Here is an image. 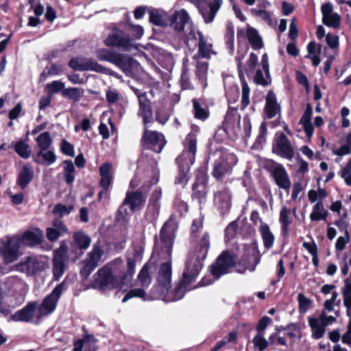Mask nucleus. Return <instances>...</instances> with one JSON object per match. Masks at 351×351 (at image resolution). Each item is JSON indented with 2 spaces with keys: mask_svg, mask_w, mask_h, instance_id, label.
<instances>
[{
  "mask_svg": "<svg viewBox=\"0 0 351 351\" xmlns=\"http://www.w3.org/2000/svg\"><path fill=\"white\" fill-rule=\"evenodd\" d=\"M259 231L263 240L265 247L267 249L271 248L274 245V235L271 232L269 225L262 223L259 228Z\"/></svg>",
  "mask_w": 351,
  "mask_h": 351,
  "instance_id": "34",
  "label": "nucleus"
},
{
  "mask_svg": "<svg viewBox=\"0 0 351 351\" xmlns=\"http://www.w3.org/2000/svg\"><path fill=\"white\" fill-rule=\"evenodd\" d=\"M344 304L347 307V314L351 315V281L349 278L345 280V286L343 290Z\"/></svg>",
  "mask_w": 351,
  "mask_h": 351,
  "instance_id": "45",
  "label": "nucleus"
},
{
  "mask_svg": "<svg viewBox=\"0 0 351 351\" xmlns=\"http://www.w3.org/2000/svg\"><path fill=\"white\" fill-rule=\"evenodd\" d=\"M47 88L49 93L54 94L62 90L64 88V84L60 81H53L47 84Z\"/></svg>",
  "mask_w": 351,
  "mask_h": 351,
  "instance_id": "62",
  "label": "nucleus"
},
{
  "mask_svg": "<svg viewBox=\"0 0 351 351\" xmlns=\"http://www.w3.org/2000/svg\"><path fill=\"white\" fill-rule=\"evenodd\" d=\"M231 195L228 189L219 191L215 196V202L223 210H227L230 206Z\"/></svg>",
  "mask_w": 351,
  "mask_h": 351,
  "instance_id": "35",
  "label": "nucleus"
},
{
  "mask_svg": "<svg viewBox=\"0 0 351 351\" xmlns=\"http://www.w3.org/2000/svg\"><path fill=\"white\" fill-rule=\"evenodd\" d=\"M62 69L60 66L57 64H52L50 67H47L45 69L40 75V80L43 82L47 79L48 76L58 75L62 72Z\"/></svg>",
  "mask_w": 351,
  "mask_h": 351,
  "instance_id": "51",
  "label": "nucleus"
},
{
  "mask_svg": "<svg viewBox=\"0 0 351 351\" xmlns=\"http://www.w3.org/2000/svg\"><path fill=\"white\" fill-rule=\"evenodd\" d=\"M4 285L10 290L16 289L23 285V280L18 276H10L5 279Z\"/></svg>",
  "mask_w": 351,
  "mask_h": 351,
  "instance_id": "50",
  "label": "nucleus"
},
{
  "mask_svg": "<svg viewBox=\"0 0 351 351\" xmlns=\"http://www.w3.org/2000/svg\"><path fill=\"white\" fill-rule=\"evenodd\" d=\"M66 282L63 281L57 285L49 295L44 298L38 308V318L47 316L55 311L58 301L62 293L66 289Z\"/></svg>",
  "mask_w": 351,
  "mask_h": 351,
  "instance_id": "7",
  "label": "nucleus"
},
{
  "mask_svg": "<svg viewBox=\"0 0 351 351\" xmlns=\"http://www.w3.org/2000/svg\"><path fill=\"white\" fill-rule=\"evenodd\" d=\"M75 167L71 160L64 162V179L67 184H71L75 180Z\"/></svg>",
  "mask_w": 351,
  "mask_h": 351,
  "instance_id": "44",
  "label": "nucleus"
},
{
  "mask_svg": "<svg viewBox=\"0 0 351 351\" xmlns=\"http://www.w3.org/2000/svg\"><path fill=\"white\" fill-rule=\"evenodd\" d=\"M175 234L169 223H166L160 230V243L155 246L154 254H157L160 260L166 261L159 268L157 285L152 290V300L160 299L168 293L171 282V256Z\"/></svg>",
  "mask_w": 351,
  "mask_h": 351,
  "instance_id": "2",
  "label": "nucleus"
},
{
  "mask_svg": "<svg viewBox=\"0 0 351 351\" xmlns=\"http://www.w3.org/2000/svg\"><path fill=\"white\" fill-rule=\"evenodd\" d=\"M135 267L134 259L128 258L125 265L121 258H117L97 270L93 276V286L102 291L122 288L132 281Z\"/></svg>",
  "mask_w": 351,
  "mask_h": 351,
  "instance_id": "1",
  "label": "nucleus"
},
{
  "mask_svg": "<svg viewBox=\"0 0 351 351\" xmlns=\"http://www.w3.org/2000/svg\"><path fill=\"white\" fill-rule=\"evenodd\" d=\"M145 202V198L142 193L138 191L128 193L122 206L119 209V215H121L122 218H124L125 216L127 215V211L124 208L125 205H129L131 210H134L136 208L141 207Z\"/></svg>",
  "mask_w": 351,
  "mask_h": 351,
  "instance_id": "16",
  "label": "nucleus"
},
{
  "mask_svg": "<svg viewBox=\"0 0 351 351\" xmlns=\"http://www.w3.org/2000/svg\"><path fill=\"white\" fill-rule=\"evenodd\" d=\"M103 250L99 245H95L92 250L87 254L84 261V266L80 270V274L87 278L91 272L98 266L101 258Z\"/></svg>",
  "mask_w": 351,
  "mask_h": 351,
  "instance_id": "13",
  "label": "nucleus"
},
{
  "mask_svg": "<svg viewBox=\"0 0 351 351\" xmlns=\"http://www.w3.org/2000/svg\"><path fill=\"white\" fill-rule=\"evenodd\" d=\"M235 264L234 256L228 252H223L211 266V274L216 278L230 271Z\"/></svg>",
  "mask_w": 351,
  "mask_h": 351,
  "instance_id": "10",
  "label": "nucleus"
},
{
  "mask_svg": "<svg viewBox=\"0 0 351 351\" xmlns=\"http://www.w3.org/2000/svg\"><path fill=\"white\" fill-rule=\"evenodd\" d=\"M69 65L75 71H93L97 73H105L114 76L117 78H120L118 73L110 69L102 66L91 58L84 57L74 58L69 61Z\"/></svg>",
  "mask_w": 351,
  "mask_h": 351,
  "instance_id": "4",
  "label": "nucleus"
},
{
  "mask_svg": "<svg viewBox=\"0 0 351 351\" xmlns=\"http://www.w3.org/2000/svg\"><path fill=\"white\" fill-rule=\"evenodd\" d=\"M328 212L324 210V205L322 202H317L315 204L313 211L310 215L312 221L325 220L327 217Z\"/></svg>",
  "mask_w": 351,
  "mask_h": 351,
  "instance_id": "41",
  "label": "nucleus"
},
{
  "mask_svg": "<svg viewBox=\"0 0 351 351\" xmlns=\"http://www.w3.org/2000/svg\"><path fill=\"white\" fill-rule=\"evenodd\" d=\"M279 222L281 225L282 234L284 237H287L292 219L291 218V210L286 206H283L280 211Z\"/></svg>",
  "mask_w": 351,
  "mask_h": 351,
  "instance_id": "27",
  "label": "nucleus"
},
{
  "mask_svg": "<svg viewBox=\"0 0 351 351\" xmlns=\"http://www.w3.org/2000/svg\"><path fill=\"white\" fill-rule=\"evenodd\" d=\"M149 269L150 266L148 264H145L138 274L137 282L143 288L148 287L152 282Z\"/></svg>",
  "mask_w": 351,
  "mask_h": 351,
  "instance_id": "38",
  "label": "nucleus"
},
{
  "mask_svg": "<svg viewBox=\"0 0 351 351\" xmlns=\"http://www.w3.org/2000/svg\"><path fill=\"white\" fill-rule=\"evenodd\" d=\"M128 31H130L132 36L135 39H141L144 34V29L142 26L139 25H129Z\"/></svg>",
  "mask_w": 351,
  "mask_h": 351,
  "instance_id": "64",
  "label": "nucleus"
},
{
  "mask_svg": "<svg viewBox=\"0 0 351 351\" xmlns=\"http://www.w3.org/2000/svg\"><path fill=\"white\" fill-rule=\"evenodd\" d=\"M225 40L227 47L229 49L230 53H232L234 51V27L231 23L226 25Z\"/></svg>",
  "mask_w": 351,
  "mask_h": 351,
  "instance_id": "48",
  "label": "nucleus"
},
{
  "mask_svg": "<svg viewBox=\"0 0 351 351\" xmlns=\"http://www.w3.org/2000/svg\"><path fill=\"white\" fill-rule=\"evenodd\" d=\"M273 152L287 160H292L295 155L294 149L284 133L277 134L273 143Z\"/></svg>",
  "mask_w": 351,
  "mask_h": 351,
  "instance_id": "12",
  "label": "nucleus"
},
{
  "mask_svg": "<svg viewBox=\"0 0 351 351\" xmlns=\"http://www.w3.org/2000/svg\"><path fill=\"white\" fill-rule=\"evenodd\" d=\"M308 320L313 337L319 339L324 336L326 326L335 322L336 319L333 316H328L325 312H322L318 317H309Z\"/></svg>",
  "mask_w": 351,
  "mask_h": 351,
  "instance_id": "11",
  "label": "nucleus"
},
{
  "mask_svg": "<svg viewBox=\"0 0 351 351\" xmlns=\"http://www.w3.org/2000/svg\"><path fill=\"white\" fill-rule=\"evenodd\" d=\"M242 99L241 108L245 109L250 104V89L245 80H242Z\"/></svg>",
  "mask_w": 351,
  "mask_h": 351,
  "instance_id": "57",
  "label": "nucleus"
},
{
  "mask_svg": "<svg viewBox=\"0 0 351 351\" xmlns=\"http://www.w3.org/2000/svg\"><path fill=\"white\" fill-rule=\"evenodd\" d=\"M189 20L187 12L184 10L177 11L171 19L170 25L177 31H182Z\"/></svg>",
  "mask_w": 351,
  "mask_h": 351,
  "instance_id": "26",
  "label": "nucleus"
},
{
  "mask_svg": "<svg viewBox=\"0 0 351 351\" xmlns=\"http://www.w3.org/2000/svg\"><path fill=\"white\" fill-rule=\"evenodd\" d=\"M112 64L118 66L126 74H129L131 73L132 68L135 64V60L128 55L117 54Z\"/></svg>",
  "mask_w": 351,
  "mask_h": 351,
  "instance_id": "25",
  "label": "nucleus"
},
{
  "mask_svg": "<svg viewBox=\"0 0 351 351\" xmlns=\"http://www.w3.org/2000/svg\"><path fill=\"white\" fill-rule=\"evenodd\" d=\"M36 142L41 151H46L51 144V139L48 132L40 134L36 138Z\"/></svg>",
  "mask_w": 351,
  "mask_h": 351,
  "instance_id": "49",
  "label": "nucleus"
},
{
  "mask_svg": "<svg viewBox=\"0 0 351 351\" xmlns=\"http://www.w3.org/2000/svg\"><path fill=\"white\" fill-rule=\"evenodd\" d=\"M240 115L234 108H230L226 113L223 123L227 128H234L239 126Z\"/></svg>",
  "mask_w": 351,
  "mask_h": 351,
  "instance_id": "39",
  "label": "nucleus"
},
{
  "mask_svg": "<svg viewBox=\"0 0 351 351\" xmlns=\"http://www.w3.org/2000/svg\"><path fill=\"white\" fill-rule=\"evenodd\" d=\"M253 343L254 348L258 349L259 351L265 350L270 344L269 341H268L265 337L264 334H258L257 333L256 336L253 338Z\"/></svg>",
  "mask_w": 351,
  "mask_h": 351,
  "instance_id": "52",
  "label": "nucleus"
},
{
  "mask_svg": "<svg viewBox=\"0 0 351 351\" xmlns=\"http://www.w3.org/2000/svg\"><path fill=\"white\" fill-rule=\"evenodd\" d=\"M221 3L222 0H199L197 1V8L206 23L213 21Z\"/></svg>",
  "mask_w": 351,
  "mask_h": 351,
  "instance_id": "14",
  "label": "nucleus"
},
{
  "mask_svg": "<svg viewBox=\"0 0 351 351\" xmlns=\"http://www.w3.org/2000/svg\"><path fill=\"white\" fill-rule=\"evenodd\" d=\"M246 35L249 43L254 50L260 49L263 47L262 39L255 29L252 27L247 28Z\"/></svg>",
  "mask_w": 351,
  "mask_h": 351,
  "instance_id": "36",
  "label": "nucleus"
},
{
  "mask_svg": "<svg viewBox=\"0 0 351 351\" xmlns=\"http://www.w3.org/2000/svg\"><path fill=\"white\" fill-rule=\"evenodd\" d=\"M191 154L182 151V154L176 158L177 163L179 166L186 168L189 170L190 167L194 163L195 159V154H193V158L191 157Z\"/></svg>",
  "mask_w": 351,
  "mask_h": 351,
  "instance_id": "42",
  "label": "nucleus"
},
{
  "mask_svg": "<svg viewBox=\"0 0 351 351\" xmlns=\"http://www.w3.org/2000/svg\"><path fill=\"white\" fill-rule=\"evenodd\" d=\"M14 268L15 270L30 276L44 270L45 263L41 256L30 255L23 258L19 263L14 265Z\"/></svg>",
  "mask_w": 351,
  "mask_h": 351,
  "instance_id": "8",
  "label": "nucleus"
},
{
  "mask_svg": "<svg viewBox=\"0 0 351 351\" xmlns=\"http://www.w3.org/2000/svg\"><path fill=\"white\" fill-rule=\"evenodd\" d=\"M197 36L198 54L202 58L206 59L210 58L212 54H215L213 49V44L208 42L201 32H197Z\"/></svg>",
  "mask_w": 351,
  "mask_h": 351,
  "instance_id": "24",
  "label": "nucleus"
},
{
  "mask_svg": "<svg viewBox=\"0 0 351 351\" xmlns=\"http://www.w3.org/2000/svg\"><path fill=\"white\" fill-rule=\"evenodd\" d=\"M52 226L57 232L61 235L69 234V230L66 225L60 219H54L52 222Z\"/></svg>",
  "mask_w": 351,
  "mask_h": 351,
  "instance_id": "63",
  "label": "nucleus"
},
{
  "mask_svg": "<svg viewBox=\"0 0 351 351\" xmlns=\"http://www.w3.org/2000/svg\"><path fill=\"white\" fill-rule=\"evenodd\" d=\"M313 113V109L310 104H308L300 120V123L302 125L304 130L308 137H311L313 134V125L311 121Z\"/></svg>",
  "mask_w": 351,
  "mask_h": 351,
  "instance_id": "28",
  "label": "nucleus"
},
{
  "mask_svg": "<svg viewBox=\"0 0 351 351\" xmlns=\"http://www.w3.org/2000/svg\"><path fill=\"white\" fill-rule=\"evenodd\" d=\"M66 267V262L53 261V275L55 280H58L63 275Z\"/></svg>",
  "mask_w": 351,
  "mask_h": 351,
  "instance_id": "53",
  "label": "nucleus"
},
{
  "mask_svg": "<svg viewBox=\"0 0 351 351\" xmlns=\"http://www.w3.org/2000/svg\"><path fill=\"white\" fill-rule=\"evenodd\" d=\"M69 246L65 240L60 242L58 248L53 251V261L66 262L68 261Z\"/></svg>",
  "mask_w": 351,
  "mask_h": 351,
  "instance_id": "37",
  "label": "nucleus"
},
{
  "mask_svg": "<svg viewBox=\"0 0 351 351\" xmlns=\"http://www.w3.org/2000/svg\"><path fill=\"white\" fill-rule=\"evenodd\" d=\"M237 162L236 156L232 153L223 152L213 166V176L221 180L232 173L233 166Z\"/></svg>",
  "mask_w": 351,
  "mask_h": 351,
  "instance_id": "5",
  "label": "nucleus"
},
{
  "mask_svg": "<svg viewBox=\"0 0 351 351\" xmlns=\"http://www.w3.org/2000/svg\"><path fill=\"white\" fill-rule=\"evenodd\" d=\"M192 102L193 106L195 117L196 119L201 120L206 119L209 116L208 110L206 108H202L199 103L198 102L197 99H193Z\"/></svg>",
  "mask_w": 351,
  "mask_h": 351,
  "instance_id": "47",
  "label": "nucleus"
},
{
  "mask_svg": "<svg viewBox=\"0 0 351 351\" xmlns=\"http://www.w3.org/2000/svg\"><path fill=\"white\" fill-rule=\"evenodd\" d=\"M204 259L200 258L196 252H192L189 254L185 269L183 272V282L184 284H189L195 280L202 268Z\"/></svg>",
  "mask_w": 351,
  "mask_h": 351,
  "instance_id": "9",
  "label": "nucleus"
},
{
  "mask_svg": "<svg viewBox=\"0 0 351 351\" xmlns=\"http://www.w3.org/2000/svg\"><path fill=\"white\" fill-rule=\"evenodd\" d=\"M84 94L82 88L77 87H71L65 88L62 91V95L73 99L75 101H79Z\"/></svg>",
  "mask_w": 351,
  "mask_h": 351,
  "instance_id": "46",
  "label": "nucleus"
},
{
  "mask_svg": "<svg viewBox=\"0 0 351 351\" xmlns=\"http://www.w3.org/2000/svg\"><path fill=\"white\" fill-rule=\"evenodd\" d=\"M280 112V106L277 101L275 93L269 90L266 97L265 113L268 119H272Z\"/></svg>",
  "mask_w": 351,
  "mask_h": 351,
  "instance_id": "23",
  "label": "nucleus"
},
{
  "mask_svg": "<svg viewBox=\"0 0 351 351\" xmlns=\"http://www.w3.org/2000/svg\"><path fill=\"white\" fill-rule=\"evenodd\" d=\"M145 292L143 289L142 288H137V289H131L130 291H128L124 298L122 300V302L123 303L126 302L128 300H129L131 298H144L145 299Z\"/></svg>",
  "mask_w": 351,
  "mask_h": 351,
  "instance_id": "58",
  "label": "nucleus"
},
{
  "mask_svg": "<svg viewBox=\"0 0 351 351\" xmlns=\"http://www.w3.org/2000/svg\"><path fill=\"white\" fill-rule=\"evenodd\" d=\"M193 190V197L198 199L199 202H202V199H204L206 195V189L205 184L199 183L194 184Z\"/></svg>",
  "mask_w": 351,
  "mask_h": 351,
  "instance_id": "54",
  "label": "nucleus"
},
{
  "mask_svg": "<svg viewBox=\"0 0 351 351\" xmlns=\"http://www.w3.org/2000/svg\"><path fill=\"white\" fill-rule=\"evenodd\" d=\"M104 44L108 47L120 48L126 51L137 49L133 39L123 31L118 29H114L109 33L108 37L104 40Z\"/></svg>",
  "mask_w": 351,
  "mask_h": 351,
  "instance_id": "6",
  "label": "nucleus"
},
{
  "mask_svg": "<svg viewBox=\"0 0 351 351\" xmlns=\"http://www.w3.org/2000/svg\"><path fill=\"white\" fill-rule=\"evenodd\" d=\"M20 240V244L27 246H34L39 244L43 239V233L39 228L27 230L22 234H17Z\"/></svg>",
  "mask_w": 351,
  "mask_h": 351,
  "instance_id": "20",
  "label": "nucleus"
},
{
  "mask_svg": "<svg viewBox=\"0 0 351 351\" xmlns=\"http://www.w3.org/2000/svg\"><path fill=\"white\" fill-rule=\"evenodd\" d=\"M116 55L117 54L113 52L104 49H99L97 51V57L99 60L107 61L110 63H113Z\"/></svg>",
  "mask_w": 351,
  "mask_h": 351,
  "instance_id": "59",
  "label": "nucleus"
},
{
  "mask_svg": "<svg viewBox=\"0 0 351 351\" xmlns=\"http://www.w3.org/2000/svg\"><path fill=\"white\" fill-rule=\"evenodd\" d=\"M142 141L147 147L156 153H160L165 145L164 136L157 132L148 130L145 128Z\"/></svg>",
  "mask_w": 351,
  "mask_h": 351,
  "instance_id": "15",
  "label": "nucleus"
},
{
  "mask_svg": "<svg viewBox=\"0 0 351 351\" xmlns=\"http://www.w3.org/2000/svg\"><path fill=\"white\" fill-rule=\"evenodd\" d=\"M210 246L209 236L208 234H204L201 239L200 250L196 252L200 258H205Z\"/></svg>",
  "mask_w": 351,
  "mask_h": 351,
  "instance_id": "55",
  "label": "nucleus"
},
{
  "mask_svg": "<svg viewBox=\"0 0 351 351\" xmlns=\"http://www.w3.org/2000/svg\"><path fill=\"white\" fill-rule=\"evenodd\" d=\"M183 144V152L190 153L191 157L193 158V154L196 155L197 152V133L195 132H190L186 136Z\"/></svg>",
  "mask_w": 351,
  "mask_h": 351,
  "instance_id": "33",
  "label": "nucleus"
},
{
  "mask_svg": "<svg viewBox=\"0 0 351 351\" xmlns=\"http://www.w3.org/2000/svg\"><path fill=\"white\" fill-rule=\"evenodd\" d=\"M139 110L138 115L143 118L144 127L147 128L148 123L152 122V110L150 101L147 98L145 93H141L138 95Z\"/></svg>",
  "mask_w": 351,
  "mask_h": 351,
  "instance_id": "19",
  "label": "nucleus"
},
{
  "mask_svg": "<svg viewBox=\"0 0 351 351\" xmlns=\"http://www.w3.org/2000/svg\"><path fill=\"white\" fill-rule=\"evenodd\" d=\"M271 176L276 185L286 191H289L291 186V182L285 167L275 163L271 169Z\"/></svg>",
  "mask_w": 351,
  "mask_h": 351,
  "instance_id": "17",
  "label": "nucleus"
},
{
  "mask_svg": "<svg viewBox=\"0 0 351 351\" xmlns=\"http://www.w3.org/2000/svg\"><path fill=\"white\" fill-rule=\"evenodd\" d=\"M14 149L16 153L24 159L29 158L32 153L29 145L23 140H19L16 142L14 145Z\"/></svg>",
  "mask_w": 351,
  "mask_h": 351,
  "instance_id": "40",
  "label": "nucleus"
},
{
  "mask_svg": "<svg viewBox=\"0 0 351 351\" xmlns=\"http://www.w3.org/2000/svg\"><path fill=\"white\" fill-rule=\"evenodd\" d=\"M73 209V206H65L64 204H58L56 205L53 209V213L62 217L64 215H69Z\"/></svg>",
  "mask_w": 351,
  "mask_h": 351,
  "instance_id": "61",
  "label": "nucleus"
},
{
  "mask_svg": "<svg viewBox=\"0 0 351 351\" xmlns=\"http://www.w3.org/2000/svg\"><path fill=\"white\" fill-rule=\"evenodd\" d=\"M261 261V255L258 249L255 246L248 247L245 252V255L242 258V262L245 269L241 270L237 269V271L239 273H243L245 270L254 271L256 269V266Z\"/></svg>",
  "mask_w": 351,
  "mask_h": 351,
  "instance_id": "18",
  "label": "nucleus"
},
{
  "mask_svg": "<svg viewBox=\"0 0 351 351\" xmlns=\"http://www.w3.org/2000/svg\"><path fill=\"white\" fill-rule=\"evenodd\" d=\"M112 165L106 162L99 167V172L101 176V186L107 191L112 182Z\"/></svg>",
  "mask_w": 351,
  "mask_h": 351,
  "instance_id": "30",
  "label": "nucleus"
},
{
  "mask_svg": "<svg viewBox=\"0 0 351 351\" xmlns=\"http://www.w3.org/2000/svg\"><path fill=\"white\" fill-rule=\"evenodd\" d=\"M299 302V311L301 313H305L310 308L312 301L306 298L303 293H299L298 295Z\"/></svg>",
  "mask_w": 351,
  "mask_h": 351,
  "instance_id": "56",
  "label": "nucleus"
},
{
  "mask_svg": "<svg viewBox=\"0 0 351 351\" xmlns=\"http://www.w3.org/2000/svg\"><path fill=\"white\" fill-rule=\"evenodd\" d=\"M73 239L75 245L82 250H86L91 243V238L82 230L75 232Z\"/></svg>",
  "mask_w": 351,
  "mask_h": 351,
  "instance_id": "32",
  "label": "nucleus"
},
{
  "mask_svg": "<svg viewBox=\"0 0 351 351\" xmlns=\"http://www.w3.org/2000/svg\"><path fill=\"white\" fill-rule=\"evenodd\" d=\"M149 21L158 26L165 27L168 25V16L166 12L159 10L149 11Z\"/></svg>",
  "mask_w": 351,
  "mask_h": 351,
  "instance_id": "31",
  "label": "nucleus"
},
{
  "mask_svg": "<svg viewBox=\"0 0 351 351\" xmlns=\"http://www.w3.org/2000/svg\"><path fill=\"white\" fill-rule=\"evenodd\" d=\"M34 171L32 167L29 165H25L23 166L19 175L17 183L20 187L23 189L32 181Z\"/></svg>",
  "mask_w": 351,
  "mask_h": 351,
  "instance_id": "29",
  "label": "nucleus"
},
{
  "mask_svg": "<svg viewBox=\"0 0 351 351\" xmlns=\"http://www.w3.org/2000/svg\"><path fill=\"white\" fill-rule=\"evenodd\" d=\"M208 64L206 62H198L196 66V75L200 80L204 81L207 76Z\"/></svg>",
  "mask_w": 351,
  "mask_h": 351,
  "instance_id": "60",
  "label": "nucleus"
},
{
  "mask_svg": "<svg viewBox=\"0 0 351 351\" xmlns=\"http://www.w3.org/2000/svg\"><path fill=\"white\" fill-rule=\"evenodd\" d=\"M36 308L37 306L36 303H29L21 310H19L13 314L10 317V320L14 322H29L33 319Z\"/></svg>",
  "mask_w": 351,
  "mask_h": 351,
  "instance_id": "22",
  "label": "nucleus"
},
{
  "mask_svg": "<svg viewBox=\"0 0 351 351\" xmlns=\"http://www.w3.org/2000/svg\"><path fill=\"white\" fill-rule=\"evenodd\" d=\"M271 79L269 74V70L256 71L254 76V82L256 84L265 86L271 83Z\"/></svg>",
  "mask_w": 351,
  "mask_h": 351,
  "instance_id": "43",
  "label": "nucleus"
},
{
  "mask_svg": "<svg viewBox=\"0 0 351 351\" xmlns=\"http://www.w3.org/2000/svg\"><path fill=\"white\" fill-rule=\"evenodd\" d=\"M20 240L18 235H8L0 240V258L5 265L12 263L20 256Z\"/></svg>",
  "mask_w": 351,
  "mask_h": 351,
  "instance_id": "3",
  "label": "nucleus"
},
{
  "mask_svg": "<svg viewBox=\"0 0 351 351\" xmlns=\"http://www.w3.org/2000/svg\"><path fill=\"white\" fill-rule=\"evenodd\" d=\"M322 21L328 27H337L339 25L340 17L333 12V7L330 3H326L322 5Z\"/></svg>",
  "mask_w": 351,
  "mask_h": 351,
  "instance_id": "21",
  "label": "nucleus"
}]
</instances>
